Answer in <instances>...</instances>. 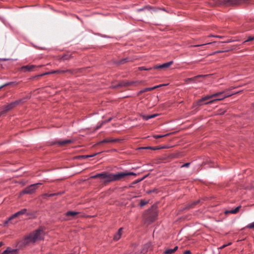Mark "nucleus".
I'll list each match as a JSON object with an SVG mask.
<instances>
[{
    "label": "nucleus",
    "mask_w": 254,
    "mask_h": 254,
    "mask_svg": "<svg viewBox=\"0 0 254 254\" xmlns=\"http://www.w3.org/2000/svg\"><path fill=\"white\" fill-rule=\"evenodd\" d=\"M136 176L135 173L132 172H121L116 174L109 173L107 172H103L102 173L97 174L91 177V178L95 179L99 178L104 181L105 183H109L114 181H117L122 180L123 178L128 176Z\"/></svg>",
    "instance_id": "f257e3e1"
},
{
    "label": "nucleus",
    "mask_w": 254,
    "mask_h": 254,
    "mask_svg": "<svg viewBox=\"0 0 254 254\" xmlns=\"http://www.w3.org/2000/svg\"><path fill=\"white\" fill-rule=\"evenodd\" d=\"M42 230L37 229L33 232L30 233L29 236L25 238V240L27 243H35L37 241L40 240L42 239L41 233Z\"/></svg>",
    "instance_id": "f03ea898"
},
{
    "label": "nucleus",
    "mask_w": 254,
    "mask_h": 254,
    "mask_svg": "<svg viewBox=\"0 0 254 254\" xmlns=\"http://www.w3.org/2000/svg\"><path fill=\"white\" fill-rule=\"evenodd\" d=\"M225 93V91L224 90L223 91H222V92H219L214 93L211 95L206 96L204 97L201 98L199 100H198L197 101V104L198 106H201L203 104H205V103H203L204 101H205L208 99H211L212 98H213V97H219V98H220V97H222L223 95V94Z\"/></svg>",
    "instance_id": "7ed1b4c3"
},
{
    "label": "nucleus",
    "mask_w": 254,
    "mask_h": 254,
    "mask_svg": "<svg viewBox=\"0 0 254 254\" xmlns=\"http://www.w3.org/2000/svg\"><path fill=\"white\" fill-rule=\"evenodd\" d=\"M40 183H37L35 184L31 185L29 186L26 187L24 190H23L21 192V194H32L37 189V186L38 185H41Z\"/></svg>",
    "instance_id": "20e7f679"
},
{
    "label": "nucleus",
    "mask_w": 254,
    "mask_h": 254,
    "mask_svg": "<svg viewBox=\"0 0 254 254\" xmlns=\"http://www.w3.org/2000/svg\"><path fill=\"white\" fill-rule=\"evenodd\" d=\"M22 102V100H18L17 101H15L14 102H12L10 103V104H8L7 105H5L4 107L3 112H8L10 110L12 109V108H13L14 107H15V106L18 105L19 104H20Z\"/></svg>",
    "instance_id": "39448f33"
},
{
    "label": "nucleus",
    "mask_w": 254,
    "mask_h": 254,
    "mask_svg": "<svg viewBox=\"0 0 254 254\" xmlns=\"http://www.w3.org/2000/svg\"><path fill=\"white\" fill-rule=\"evenodd\" d=\"M65 72L70 73L71 72V70H70V69H66V70L59 69V70H52V71H50V72H47L44 73L43 74H41L38 75L36 76V77L42 76H44V75H45L51 74L64 73H65Z\"/></svg>",
    "instance_id": "423d86ee"
},
{
    "label": "nucleus",
    "mask_w": 254,
    "mask_h": 254,
    "mask_svg": "<svg viewBox=\"0 0 254 254\" xmlns=\"http://www.w3.org/2000/svg\"><path fill=\"white\" fill-rule=\"evenodd\" d=\"M43 66V65H36L34 64H28L24 65L21 67V69L24 70V71H32L34 70V68L36 67H41Z\"/></svg>",
    "instance_id": "0eeeda50"
},
{
    "label": "nucleus",
    "mask_w": 254,
    "mask_h": 254,
    "mask_svg": "<svg viewBox=\"0 0 254 254\" xmlns=\"http://www.w3.org/2000/svg\"><path fill=\"white\" fill-rule=\"evenodd\" d=\"M239 92H236V93H231V94H223V95L222 97H221L220 98H216V99H213V100H210V101H208L207 102H205V104H212V103H213V102H214L215 101L222 100H223L224 99H225L226 98L230 97L232 95H233L234 94H237V93H238Z\"/></svg>",
    "instance_id": "6e6552de"
},
{
    "label": "nucleus",
    "mask_w": 254,
    "mask_h": 254,
    "mask_svg": "<svg viewBox=\"0 0 254 254\" xmlns=\"http://www.w3.org/2000/svg\"><path fill=\"white\" fill-rule=\"evenodd\" d=\"M19 252L18 249H12L11 247H7L1 254H17Z\"/></svg>",
    "instance_id": "1a4fd4ad"
},
{
    "label": "nucleus",
    "mask_w": 254,
    "mask_h": 254,
    "mask_svg": "<svg viewBox=\"0 0 254 254\" xmlns=\"http://www.w3.org/2000/svg\"><path fill=\"white\" fill-rule=\"evenodd\" d=\"M173 63V61H171L169 62L164 63L162 64L156 65L153 66L154 69H158V68H168Z\"/></svg>",
    "instance_id": "9d476101"
},
{
    "label": "nucleus",
    "mask_w": 254,
    "mask_h": 254,
    "mask_svg": "<svg viewBox=\"0 0 254 254\" xmlns=\"http://www.w3.org/2000/svg\"><path fill=\"white\" fill-rule=\"evenodd\" d=\"M157 213L155 212H154L152 215L149 216H144V217L146 219V222L151 223L156 219L157 216Z\"/></svg>",
    "instance_id": "9b49d317"
},
{
    "label": "nucleus",
    "mask_w": 254,
    "mask_h": 254,
    "mask_svg": "<svg viewBox=\"0 0 254 254\" xmlns=\"http://www.w3.org/2000/svg\"><path fill=\"white\" fill-rule=\"evenodd\" d=\"M119 140H120V139H116V138H105V139L98 142L97 143V144L100 145V144H101L102 143H113V142L119 141Z\"/></svg>",
    "instance_id": "f8f14e48"
},
{
    "label": "nucleus",
    "mask_w": 254,
    "mask_h": 254,
    "mask_svg": "<svg viewBox=\"0 0 254 254\" xmlns=\"http://www.w3.org/2000/svg\"><path fill=\"white\" fill-rule=\"evenodd\" d=\"M205 76L206 75H198L195 76L193 77L186 78L184 79V81L185 82H186L187 83H189V82H190V81L193 82H197L196 80L197 78Z\"/></svg>",
    "instance_id": "ddd939ff"
},
{
    "label": "nucleus",
    "mask_w": 254,
    "mask_h": 254,
    "mask_svg": "<svg viewBox=\"0 0 254 254\" xmlns=\"http://www.w3.org/2000/svg\"><path fill=\"white\" fill-rule=\"evenodd\" d=\"M123 228H120L119 230L117 233L114 235L113 240L115 241H118L121 238V236L123 234Z\"/></svg>",
    "instance_id": "4468645a"
},
{
    "label": "nucleus",
    "mask_w": 254,
    "mask_h": 254,
    "mask_svg": "<svg viewBox=\"0 0 254 254\" xmlns=\"http://www.w3.org/2000/svg\"><path fill=\"white\" fill-rule=\"evenodd\" d=\"M26 211H27V209H26V208L22 209L21 210H20V211L15 213L13 215H12L11 216V219H14V218L18 217L19 215L24 214L26 213Z\"/></svg>",
    "instance_id": "2eb2a0df"
},
{
    "label": "nucleus",
    "mask_w": 254,
    "mask_h": 254,
    "mask_svg": "<svg viewBox=\"0 0 254 254\" xmlns=\"http://www.w3.org/2000/svg\"><path fill=\"white\" fill-rule=\"evenodd\" d=\"M158 114H152L150 115H141L140 116L142 118V119L145 121L148 120L149 119L154 118L157 116H158Z\"/></svg>",
    "instance_id": "dca6fc26"
},
{
    "label": "nucleus",
    "mask_w": 254,
    "mask_h": 254,
    "mask_svg": "<svg viewBox=\"0 0 254 254\" xmlns=\"http://www.w3.org/2000/svg\"><path fill=\"white\" fill-rule=\"evenodd\" d=\"M241 206L240 205V206H237V207H236L234 209H232L231 210H226L225 211V213L226 214H229V213L236 214V213H237L239 211V210L240 208H241Z\"/></svg>",
    "instance_id": "f3484780"
},
{
    "label": "nucleus",
    "mask_w": 254,
    "mask_h": 254,
    "mask_svg": "<svg viewBox=\"0 0 254 254\" xmlns=\"http://www.w3.org/2000/svg\"><path fill=\"white\" fill-rule=\"evenodd\" d=\"M178 249V247L176 246L174 249H166L164 252V254H172Z\"/></svg>",
    "instance_id": "a211bd4d"
},
{
    "label": "nucleus",
    "mask_w": 254,
    "mask_h": 254,
    "mask_svg": "<svg viewBox=\"0 0 254 254\" xmlns=\"http://www.w3.org/2000/svg\"><path fill=\"white\" fill-rule=\"evenodd\" d=\"M164 85H165L164 84H160V85H157V86H154V87H152L145 88L143 89V90H141L140 91V93H143V92H146V91H150V90L155 89H156L157 88L161 87V86H164Z\"/></svg>",
    "instance_id": "6ab92c4d"
},
{
    "label": "nucleus",
    "mask_w": 254,
    "mask_h": 254,
    "mask_svg": "<svg viewBox=\"0 0 254 254\" xmlns=\"http://www.w3.org/2000/svg\"><path fill=\"white\" fill-rule=\"evenodd\" d=\"M72 140L71 139H65L63 141H58L56 143L60 146L64 145L65 144L71 143Z\"/></svg>",
    "instance_id": "aec40b11"
},
{
    "label": "nucleus",
    "mask_w": 254,
    "mask_h": 254,
    "mask_svg": "<svg viewBox=\"0 0 254 254\" xmlns=\"http://www.w3.org/2000/svg\"><path fill=\"white\" fill-rule=\"evenodd\" d=\"M132 83H133V82L122 81L120 83H119L118 85H117V86H115L114 87H120V86L127 87V86L132 84Z\"/></svg>",
    "instance_id": "412c9836"
},
{
    "label": "nucleus",
    "mask_w": 254,
    "mask_h": 254,
    "mask_svg": "<svg viewBox=\"0 0 254 254\" xmlns=\"http://www.w3.org/2000/svg\"><path fill=\"white\" fill-rule=\"evenodd\" d=\"M78 214V212L72 211H68L66 212L65 215L66 216H72L73 217L75 216L76 214Z\"/></svg>",
    "instance_id": "4be33fe9"
},
{
    "label": "nucleus",
    "mask_w": 254,
    "mask_h": 254,
    "mask_svg": "<svg viewBox=\"0 0 254 254\" xmlns=\"http://www.w3.org/2000/svg\"><path fill=\"white\" fill-rule=\"evenodd\" d=\"M145 8H146V9L147 10H152L153 11H157V7H152L150 5H145Z\"/></svg>",
    "instance_id": "5701e85b"
},
{
    "label": "nucleus",
    "mask_w": 254,
    "mask_h": 254,
    "mask_svg": "<svg viewBox=\"0 0 254 254\" xmlns=\"http://www.w3.org/2000/svg\"><path fill=\"white\" fill-rule=\"evenodd\" d=\"M138 69L139 70L142 71V70H151V69H154V68H153V67H150L148 68H146L145 66H140L138 67Z\"/></svg>",
    "instance_id": "b1692460"
},
{
    "label": "nucleus",
    "mask_w": 254,
    "mask_h": 254,
    "mask_svg": "<svg viewBox=\"0 0 254 254\" xmlns=\"http://www.w3.org/2000/svg\"><path fill=\"white\" fill-rule=\"evenodd\" d=\"M128 61H129V59L127 58H126L121 60L118 63L119 64H123L127 62Z\"/></svg>",
    "instance_id": "393cba45"
},
{
    "label": "nucleus",
    "mask_w": 254,
    "mask_h": 254,
    "mask_svg": "<svg viewBox=\"0 0 254 254\" xmlns=\"http://www.w3.org/2000/svg\"><path fill=\"white\" fill-rule=\"evenodd\" d=\"M148 202V201H146V200L141 199L140 200L139 205H140V206L142 207V206H144L145 205H146V204H147Z\"/></svg>",
    "instance_id": "a878e982"
},
{
    "label": "nucleus",
    "mask_w": 254,
    "mask_h": 254,
    "mask_svg": "<svg viewBox=\"0 0 254 254\" xmlns=\"http://www.w3.org/2000/svg\"><path fill=\"white\" fill-rule=\"evenodd\" d=\"M70 58V56L65 55H64V56H63L62 57L61 60H62L63 61H65V60H68Z\"/></svg>",
    "instance_id": "bb28decb"
},
{
    "label": "nucleus",
    "mask_w": 254,
    "mask_h": 254,
    "mask_svg": "<svg viewBox=\"0 0 254 254\" xmlns=\"http://www.w3.org/2000/svg\"><path fill=\"white\" fill-rule=\"evenodd\" d=\"M168 135H169V134H164V135H153V137H154V138L157 139V138H161V137H163L164 136H166Z\"/></svg>",
    "instance_id": "cd10ccee"
},
{
    "label": "nucleus",
    "mask_w": 254,
    "mask_h": 254,
    "mask_svg": "<svg viewBox=\"0 0 254 254\" xmlns=\"http://www.w3.org/2000/svg\"><path fill=\"white\" fill-rule=\"evenodd\" d=\"M254 40V36H250L248 38L247 40H245L243 42V43H245L246 42L252 41Z\"/></svg>",
    "instance_id": "c85d7f7f"
},
{
    "label": "nucleus",
    "mask_w": 254,
    "mask_h": 254,
    "mask_svg": "<svg viewBox=\"0 0 254 254\" xmlns=\"http://www.w3.org/2000/svg\"><path fill=\"white\" fill-rule=\"evenodd\" d=\"M199 202V200H197V201H194L192 203H190V205H189V207H193L194 205H195L196 204H197V203H198Z\"/></svg>",
    "instance_id": "c756f323"
},
{
    "label": "nucleus",
    "mask_w": 254,
    "mask_h": 254,
    "mask_svg": "<svg viewBox=\"0 0 254 254\" xmlns=\"http://www.w3.org/2000/svg\"><path fill=\"white\" fill-rule=\"evenodd\" d=\"M13 219H11V216H10L7 220H5L4 222H3V226H6L8 222L11 221V220H12Z\"/></svg>",
    "instance_id": "7c9ffc66"
},
{
    "label": "nucleus",
    "mask_w": 254,
    "mask_h": 254,
    "mask_svg": "<svg viewBox=\"0 0 254 254\" xmlns=\"http://www.w3.org/2000/svg\"><path fill=\"white\" fill-rule=\"evenodd\" d=\"M213 43V42H209V43L204 44L192 45V46H191V47H197L202 46H204V45H207V44H211Z\"/></svg>",
    "instance_id": "2f4dec72"
},
{
    "label": "nucleus",
    "mask_w": 254,
    "mask_h": 254,
    "mask_svg": "<svg viewBox=\"0 0 254 254\" xmlns=\"http://www.w3.org/2000/svg\"><path fill=\"white\" fill-rule=\"evenodd\" d=\"M246 228H250V229H253L254 228V222L251 223L249 224L247 226Z\"/></svg>",
    "instance_id": "473e14b6"
},
{
    "label": "nucleus",
    "mask_w": 254,
    "mask_h": 254,
    "mask_svg": "<svg viewBox=\"0 0 254 254\" xmlns=\"http://www.w3.org/2000/svg\"><path fill=\"white\" fill-rule=\"evenodd\" d=\"M96 154H97V153H95V154H94L91 155H83V156H82L81 157L84 158H88V157H92L96 156Z\"/></svg>",
    "instance_id": "72a5a7b5"
},
{
    "label": "nucleus",
    "mask_w": 254,
    "mask_h": 254,
    "mask_svg": "<svg viewBox=\"0 0 254 254\" xmlns=\"http://www.w3.org/2000/svg\"><path fill=\"white\" fill-rule=\"evenodd\" d=\"M13 83L14 82H7V83H5V84L0 86V89H1L3 87L9 85H10V84H11L12 83Z\"/></svg>",
    "instance_id": "f704fd0d"
},
{
    "label": "nucleus",
    "mask_w": 254,
    "mask_h": 254,
    "mask_svg": "<svg viewBox=\"0 0 254 254\" xmlns=\"http://www.w3.org/2000/svg\"><path fill=\"white\" fill-rule=\"evenodd\" d=\"M190 165V163H185L181 166V168L188 167Z\"/></svg>",
    "instance_id": "c9c22d12"
},
{
    "label": "nucleus",
    "mask_w": 254,
    "mask_h": 254,
    "mask_svg": "<svg viewBox=\"0 0 254 254\" xmlns=\"http://www.w3.org/2000/svg\"><path fill=\"white\" fill-rule=\"evenodd\" d=\"M154 192H156V190H155V189L150 190L147 191V193H150Z\"/></svg>",
    "instance_id": "e433bc0d"
},
{
    "label": "nucleus",
    "mask_w": 254,
    "mask_h": 254,
    "mask_svg": "<svg viewBox=\"0 0 254 254\" xmlns=\"http://www.w3.org/2000/svg\"><path fill=\"white\" fill-rule=\"evenodd\" d=\"M144 246L145 247H147V248L148 249V248H149L151 246V242H148L147 244H146Z\"/></svg>",
    "instance_id": "4c0bfd02"
},
{
    "label": "nucleus",
    "mask_w": 254,
    "mask_h": 254,
    "mask_svg": "<svg viewBox=\"0 0 254 254\" xmlns=\"http://www.w3.org/2000/svg\"><path fill=\"white\" fill-rule=\"evenodd\" d=\"M145 9H146V8H145V6H144L143 7H142L141 8L138 9L137 10V12H140V11H143L144 10H145Z\"/></svg>",
    "instance_id": "58836bf2"
},
{
    "label": "nucleus",
    "mask_w": 254,
    "mask_h": 254,
    "mask_svg": "<svg viewBox=\"0 0 254 254\" xmlns=\"http://www.w3.org/2000/svg\"><path fill=\"white\" fill-rule=\"evenodd\" d=\"M235 88H236V87L231 86V87H229L228 89L225 90L224 91H225V92H226L227 90H232V89H235Z\"/></svg>",
    "instance_id": "ea45409f"
},
{
    "label": "nucleus",
    "mask_w": 254,
    "mask_h": 254,
    "mask_svg": "<svg viewBox=\"0 0 254 254\" xmlns=\"http://www.w3.org/2000/svg\"><path fill=\"white\" fill-rule=\"evenodd\" d=\"M105 123V122H102V123L98 126H97L96 127V129H98L99 128H100L101 126L103 125V124H104Z\"/></svg>",
    "instance_id": "a19ab883"
},
{
    "label": "nucleus",
    "mask_w": 254,
    "mask_h": 254,
    "mask_svg": "<svg viewBox=\"0 0 254 254\" xmlns=\"http://www.w3.org/2000/svg\"><path fill=\"white\" fill-rule=\"evenodd\" d=\"M184 254H190L191 253H190V251H189V250H187V251H186L184 252Z\"/></svg>",
    "instance_id": "79ce46f5"
},
{
    "label": "nucleus",
    "mask_w": 254,
    "mask_h": 254,
    "mask_svg": "<svg viewBox=\"0 0 254 254\" xmlns=\"http://www.w3.org/2000/svg\"><path fill=\"white\" fill-rule=\"evenodd\" d=\"M222 52H223V51H217L214 52L212 55L220 53H222Z\"/></svg>",
    "instance_id": "37998d69"
},
{
    "label": "nucleus",
    "mask_w": 254,
    "mask_h": 254,
    "mask_svg": "<svg viewBox=\"0 0 254 254\" xmlns=\"http://www.w3.org/2000/svg\"><path fill=\"white\" fill-rule=\"evenodd\" d=\"M231 244V243H229V244L228 245H223L222 246H221L220 248V249H223L225 247H226V246H228V245H230Z\"/></svg>",
    "instance_id": "c03bdc74"
},
{
    "label": "nucleus",
    "mask_w": 254,
    "mask_h": 254,
    "mask_svg": "<svg viewBox=\"0 0 254 254\" xmlns=\"http://www.w3.org/2000/svg\"><path fill=\"white\" fill-rule=\"evenodd\" d=\"M112 120V118H110L107 121H104V122H105V123H108V122H110Z\"/></svg>",
    "instance_id": "a18cd8bd"
},
{
    "label": "nucleus",
    "mask_w": 254,
    "mask_h": 254,
    "mask_svg": "<svg viewBox=\"0 0 254 254\" xmlns=\"http://www.w3.org/2000/svg\"><path fill=\"white\" fill-rule=\"evenodd\" d=\"M215 37L218 38H220V39H222V38H223V36H219V35H215Z\"/></svg>",
    "instance_id": "49530a36"
},
{
    "label": "nucleus",
    "mask_w": 254,
    "mask_h": 254,
    "mask_svg": "<svg viewBox=\"0 0 254 254\" xmlns=\"http://www.w3.org/2000/svg\"><path fill=\"white\" fill-rule=\"evenodd\" d=\"M158 9H157V10H163V11H166V9H165V8H159V7H157Z\"/></svg>",
    "instance_id": "de8ad7c7"
},
{
    "label": "nucleus",
    "mask_w": 254,
    "mask_h": 254,
    "mask_svg": "<svg viewBox=\"0 0 254 254\" xmlns=\"http://www.w3.org/2000/svg\"><path fill=\"white\" fill-rule=\"evenodd\" d=\"M151 211H152L151 210H148V211H147V215H150V214H151Z\"/></svg>",
    "instance_id": "09e8293b"
},
{
    "label": "nucleus",
    "mask_w": 254,
    "mask_h": 254,
    "mask_svg": "<svg viewBox=\"0 0 254 254\" xmlns=\"http://www.w3.org/2000/svg\"><path fill=\"white\" fill-rule=\"evenodd\" d=\"M3 245V243L2 242H0V247Z\"/></svg>",
    "instance_id": "8fccbe9b"
},
{
    "label": "nucleus",
    "mask_w": 254,
    "mask_h": 254,
    "mask_svg": "<svg viewBox=\"0 0 254 254\" xmlns=\"http://www.w3.org/2000/svg\"><path fill=\"white\" fill-rule=\"evenodd\" d=\"M208 37H215V35H209V36H208Z\"/></svg>",
    "instance_id": "3c124183"
},
{
    "label": "nucleus",
    "mask_w": 254,
    "mask_h": 254,
    "mask_svg": "<svg viewBox=\"0 0 254 254\" xmlns=\"http://www.w3.org/2000/svg\"><path fill=\"white\" fill-rule=\"evenodd\" d=\"M54 194H49L48 196H54Z\"/></svg>",
    "instance_id": "603ef678"
},
{
    "label": "nucleus",
    "mask_w": 254,
    "mask_h": 254,
    "mask_svg": "<svg viewBox=\"0 0 254 254\" xmlns=\"http://www.w3.org/2000/svg\"><path fill=\"white\" fill-rule=\"evenodd\" d=\"M146 148H152L150 147H146Z\"/></svg>",
    "instance_id": "864d4df0"
},
{
    "label": "nucleus",
    "mask_w": 254,
    "mask_h": 254,
    "mask_svg": "<svg viewBox=\"0 0 254 254\" xmlns=\"http://www.w3.org/2000/svg\"><path fill=\"white\" fill-rule=\"evenodd\" d=\"M225 43H229V42H230V41H226V42H225Z\"/></svg>",
    "instance_id": "5fc2aeb1"
}]
</instances>
